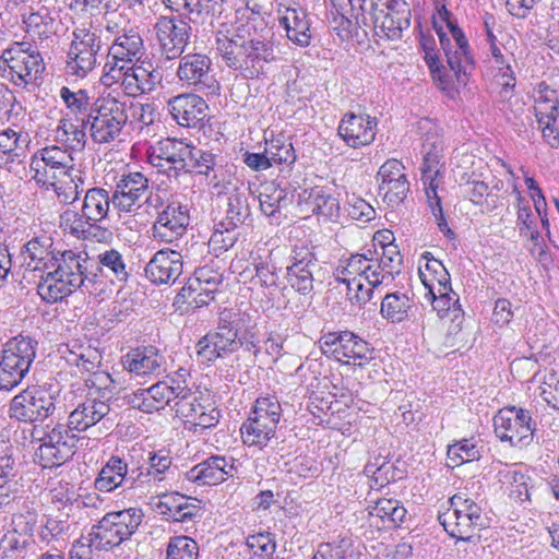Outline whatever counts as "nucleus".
Listing matches in <instances>:
<instances>
[{
    "label": "nucleus",
    "instance_id": "obj_14",
    "mask_svg": "<svg viewBox=\"0 0 559 559\" xmlns=\"http://www.w3.org/2000/svg\"><path fill=\"white\" fill-rule=\"evenodd\" d=\"M195 283L181 288L179 297L188 299L195 307L207 305L214 299V294L218 290L224 281V263L216 257H209V260L201 265L195 266L193 271Z\"/></svg>",
    "mask_w": 559,
    "mask_h": 559
},
{
    "label": "nucleus",
    "instance_id": "obj_21",
    "mask_svg": "<svg viewBox=\"0 0 559 559\" xmlns=\"http://www.w3.org/2000/svg\"><path fill=\"white\" fill-rule=\"evenodd\" d=\"M181 394H188L185 383L158 381L147 389L138 390L129 397V404L144 413H153L164 409L173 401H178Z\"/></svg>",
    "mask_w": 559,
    "mask_h": 559
},
{
    "label": "nucleus",
    "instance_id": "obj_24",
    "mask_svg": "<svg viewBox=\"0 0 559 559\" xmlns=\"http://www.w3.org/2000/svg\"><path fill=\"white\" fill-rule=\"evenodd\" d=\"M148 192V179L140 171H128L116 183L112 206L120 213H134L141 209Z\"/></svg>",
    "mask_w": 559,
    "mask_h": 559
},
{
    "label": "nucleus",
    "instance_id": "obj_40",
    "mask_svg": "<svg viewBox=\"0 0 559 559\" xmlns=\"http://www.w3.org/2000/svg\"><path fill=\"white\" fill-rule=\"evenodd\" d=\"M186 163L183 173H197L205 176L212 190H214V180L224 182L228 178L227 175H233L224 169V167L217 165L216 155L190 144Z\"/></svg>",
    "mask_w": 559,
    "mask_h": 559
},
{
    "label": "nucleus",
    "instance_id": "obj_6",
    "mask_svg": "<svg viewBox=\"0 0 559 559\" xmlns=\"http://www.w3.org/2000/svg\"><path fill=\"white\" fill-rule=\"evenodd\" d=\"M59 397L60 390L57 386H28L11 400L9 416L22 423L43 421L57 408L67 411L66 404L59 405Z\"/></svg>",
    "mask_w": 559,
    "mask_h": 559
},
{
    "label": "nucleus",
    "instance_id": "obj_49",
    "mask_svg": "<svg viewBox=\"0 0 559 559\" xmlns=\"http://www.w3.org/2000/svg\"><path fill=\"white\" fill-rule=\"evenodd\" d=\"M99 271L111 284H123L129 277L123 255L116 249L105 250L97 255Z\"/></svg>",
    "mask_w": 559,
    "mask_h": 559
},
{
    "label": "nucleus",
    "instance_id": "obj_32",
    "mask_svg": "<svg viewBox=\"0 0 559 559\" xmlns=\"http://www.w3.org/2000/svg\"><path fill=\"white\" fill-rule=\"evenodd\" d=\"M182 272L179 251L169 248L158 250L145 266V276L154 284H174Z\"/></svg>",
    "mask_w": 559,
    "mask_h": 559
},
{
    "label": "nucleus",
    "instance_id": "obj_61",
    "mask_svg": "<svg viewBox=\"0 0 559 559\" xmlns=\"http://www.w3.org/2000/svg\"><path fill=\"white\" fill-rule=\"evenodd\" d=\"M250 78L258 76L263 68V62H272L275 59L273 45L270 41L249 40Z\"/></svg>",
    "mask_w": 559,
    "mask_h": 559
},
{
    "label": "nucleus",
    "instance_id": "obj_42",
    "mask_svg": "<svg viewBox=\"0 0 559 559\" xmlns=\"http://www.w3.org/2000/svg\"><path fill=\"white\" fill-rule=\"evenodd\" d=\"M280 13L278 22L285 28L287 38L300 47L309 46L312 35L306 11L299 8H286Z\"/></svg>",
    "mask_w": 559,
    "mask_h": 559
},
{
    "label": "nucleus",
    "instance_id": "obj_23",
    "mask_svg": "<svg viewBox=\"0 0 559 559\" xmlns=\"http://www.w3.org/2000/svg\"><path fill=\"white\" fill-rule=\"evenodd\" d=\"M227 177L228 178L224 182L214 180L213 191L217 195L228 194L225 217L221 222H224L227 226H235L238 228L245 224L251 213L248 202L250 188L233 175H227Z\"/></svg>",
    "mask_w": 559,
    "mask_h": 559
},
{
    "label": "nucleus",
    "instance_id": "obj_19",
    "mask_svg": "<svg viewBox=\"0 0 559 559\" xmlns=\"http://www.w3.org/2000/svg\"><path fill=\"white\" fill-rule=\"evenodd\" d=\"M155 37L162 55L173 60L186 50L191 36V26L176 16H159L154 26Z\"/></svg>",
    "mask_w": 559,
    "mask_h": 559
},
{
    "label": "nucleus",
    "instance_id": "obj_33",
    "mask_svg": "<svg viewBox=\"0 0 559 559\" xmlns=\"http://www.w3.org/2000/svg\"><path fill=\"white\" fill-rule=\"evenodd\" d=\"M233 459L213 455L190 468L185 477L198 486H214L233 475Z\"/></svg>",
    "mask_w": 559,
    "mask_h": 559
},
{
    "label": "nucleus",
    "instance_id": "obj_53",
    "mask_svg": "<svg viewBox=\"0 0 559 559\" xmlns=\"http://www.w3.org/2000/svg\"><path fill=\"white\" fill-rule=\"evenodd\" d=\"M412 307L413 301L407 294L394 292L383 297L380 313L384 319L393 323H401L407 319Z\"/></svg>",
    "mask_w": 559,
    "mask_h": 559
},
{
    "label": "nucleus",
    "instance_id": "obj_38",
    "mask_svg": "<svg viewBox=\"0 0 559 559\" xmlns=\"http://www.w3.org/2000/svg\"><path fill=\"white\" fill-rule=\"evenodd\" d=\"M29 134L23 130L7 128L0 131V168L12 170L26 157Z\"/></svg>",
    "mask_w": 559,
    "mask_h": 559
},
{
    "label": "nucleus",
    "instance_id": "obj_20",
    "mask_svg": "<svg viewBox=\"0 0 559 559\" xmlns=\"http://www.w3.org/2000/svg\"><path fill=\"white\" fill-rule=\"evenodd\" d=\"M189 144L182 140L166 138L157 141L147 150L148 163L166 174L168 178H178L183 173Z\"/></svg>",
    "mask_w": 559,
    "mask_h": 559
},
{
    "label": "nucleus",
    "instance_id": "obj_51",
    "mask_svg": "<svg viewBox=\"0 0 559 559\" xmlns=\"http://www.w3.org/2000/svg\"><path fill=\"white\" fill-rule=\"evenodd\" d=\"M52 239L49 236L41 235L32 238L25 245L24 264L25 271L35 272L40 271L46 266L45 260L50 254Z\"/></svg>",
    "mask_w": 559,
    "mask_h": 559
},
{
    "label": "nucleus",
    "instance_id": "obj_16",
    "mask_svg": "<svg viewBox=\"0 0 559 559\" xmlns=\"http://www.w3.org/2000/svg\"><path fill=\"white\" fill-rule=\"evenodd\" d=\"M496 436L513 447L528 445L534 428L528 411L515 406L501 408L493 417Z\"/></svg>",
    "mask_w": 559,
    "mask_h": 559
},
{
    "label": "nucleus",
    "instance_id": "obj_63",
    "mask_svg": "<svg viewBox=\"0 0 559 559\" xmlns=\"http://www.w3.org/2000/svg\"><path fill=\"white\" fill-rule=\"evenodd\" d=\"M386 241L381 242L382 253L380 261H376V269L385 274V278H392L394 272H399L402 259L396 245L393 243L392 235L383 236Z\"/></svg>",
    "mask_w": 559,
    "mask_h": 559
},
{
    "label": "nucleus",
    "instance_id": "obj_28",
    "mask_svg": "<svg viewBox=\"0 0 559 559\" xmlns=\"http://www.w3.org/2000/svg\"><path fill=\"white\" fill-rule=\"evenodd\" d=\"M136 471L134 467L129 468V464L120 456L112 455L98 472L94 487L100 492H112L118 488L138 489Z\"/></svg>",
    "mask_w": 559,
    "mask_h": 559
},
{
    "label": "nucleus",
    "instance_id": "obj_7",
    "mask_svg": "<svg viewBox=\"0 0 559 559\" xmlns=\"http://www.w3.org/2000/svg\"><path fill=\"white\" fill-rule=\"evenodd\" d=\"M127 108V103L112 93L97 97L93 115L88 119V130L93 141L99 144L115 141L129 120Z\"/></svg>",
    "mask_w": 559,
    "mask_h": 559
},
{
    "label": "nucleus",
    "instance_id": "obj_31",
    "mask_svg": "<svg viewBox=\"0 0 559 559\" xmlns=\"http://www.w3.org/2000/svg\"><path fill=\"white\" fill-rule=\"evenodd\" d=\"M200 501L179 492L164 493L153 503V510L174 522H189L201 515Z\"/></svg>",
    "mask_w": 559,
    "mask_h": 559
},
{
    "label": "nucleus",
    "instance_id": "obj_5",
    "mask_svg": "<svg viewBox=\"0 0 559 559\" xmlns=\"http://www.w3.org/2000/svg\"><path fill=\"white\" fill-rule=\"evenodd\" d=\"M144 518L140 508H128L106 513L90 532V542L95 550H108L128 540L139 528Z\"/></svg>",
    "mask_w": 559,
    "mask_h": 559
},
{
    "label": "nucleus",
    "instance_id": "obj_22",
    "mask_svg": "<svg viewBox=\"0 0 559 559\" xmlns=\"http://www.w3.org/2000/svg\"><path fill=\"white\" fill-rule=\"evenodd\" d=\"M176 75L183 85L197 91L214 92L217 88V82L212 73V60L205 53L181 55Z\"/></svg>",
    "mask_w": 559,
    "mask_h": 559
},
{
    "label": "nucleus",
    "instance_id": "obj_46",
    "mask_svg": "<svg viewBox=\"0 0 559 559\" xmlns=\"http://www.w3.org/2000/svg\"><path fill=\"white\" fill-rule=\"evenodd\" d=\"M88 122L63 116L55 130L56 141L63 144L71 152H81L86 143V128Z\"/></svg>",
    "mask_w": 559,
    "mask_h": 559
},
{
    "label": "nucleus",
    "instance_id": "obj_34",
    "mask_svg": "<svg viewBox=\"0 0 559 559\" xmlns=\"http://www.w3.org/2000/svg\"><path fill=\"white\" fill-rule=\"evenodd\" d=\"M144 49L143 39L134 27H123L121 35L116 36L111 44L107 59L103 68H109L117 63L126 66L140 59Z\"/></svg>",
    "mask_w": 559,
    "mask_h": 559
},
{
    "label": "nucleus",
    "instance_id": "obj_9",
    "mask_svg": "<svg viewBox=\"0 0 559 559\" xmlns=\"http://www.w3.org/2000/svg\"><path fill=\"white\" fill-rule=\"evenodd\" d=\"M240 314L231 310L219 313L215 331L209 332L197 343V355L202 362H213L217 358L237 352Z\"/></svg>",
    "mask_w": 559,
    "mask_h": 559
},
{
    "label": "nucleus",
    "instance_id": "obj_50",
    "mask_svg": "<svg viewBox=\"0 0 559 559\" xmlns=\"http://www.w3.org/2000/svg\"><path fill=\"white\" fill-rule=\"evenodd\" d=\"M421 259L426 263L425 267L419 265L418 275L427 290L451 284L450 274L441 261L435 259L430 252L423 253Z\"/></svg>",
    "mask_w": 559,
    "mask_h": 559
},
{
    "label": "nucleus",
    "instance_id": "obj_2",
    "mask_svg": "<svg viewBox=\"0 0 559 559\" xmlns=\"http://www.w3.org/2000/svg\"><path fill=\"white\" fill-rule=\"evenodd\" d=\"M438 12L440 17L447 22L454 44L451 43L444 33L438 32L448 66L445 67L442 63L433 50L426 51L425 61L436 85L441 91L453 94L466 86L468 81L467 71L473 68V58L464 33L450 21V12L445 5H441Z\"/></svg>",
    "mask_w": 559,
    "mask_h": 559
},
{
    "label": "nucleus",
    "instance_id": "obj_43",
    "mask_svg": "<svg viewBox=\"0 0 559 559\" xmlns=\"http://www.w3.org/2000/svg\"><path fill=\"white\" fill-rule=\"evenodd\" d=\"M37 347L36 340L27 335H19L3 345L0 358L8 359L14 366L26 367L29 371L36 358Z\"/></svg>",
    "mask_w": 559,
    "mask_h": 559
},
{
    "label": "nucleus",
    "instance_id": "obj_47",
    "mask_svg": "<svg viewBox=\"0 0 559 559\" xmlns=\"http://www.w3.org/2000/svg\"><path fill=\"white\" fill-rule=\"evenodd\" d=\"M53 189L57 199L62 204H73L80 197L85 186V176L82 170H78L68 176L48 182V187Z\"/></svg>",
    "mask_w": 559,
    "mask_h": 559
},
{
    "label": "nucleus",
    "instance_id": "obj_10",
    "mask_svg": "<svg viewBox=\"0 0 559 559\" xmlns=\"http://www.w3.org/2000/svg\"><path fill=\"white\" fill-rule=\"evenodd\" d=\"M162 81L159 71L129 62L126 66L117 67V63L109 68H103L100 82L105 86L118 84L126 95L136 97L152 92Z\"/></svg>",
    "mask_w": 559,
    "mask_h": 559
},
{
    "label": "nucleus",
    "instance_id": "obj_62",
    "mask_svg": "<svg viewBox=\"0 0 559 559\" xmlns=\"http://www.w3.org/2000/svg\"><path fill=\"white\" fill-rule=\"evenodd\" d=\"M559 102L557 91L550 88L545 83H540L535 94V116L536 118H547L557 116Z\"/></svg>",
    "mask_w": 559,
    "mask_h": 559
},
{
    "label": "nucleus",
    "instance_id": "obj_15",
    "mask_svg": "<svg viewBox=\"0 0 559 559\" xmlns=\"http://www.w3.org/2000/svg\"><path fill=\"white\" fill-rule=\"evenodd\" d=\"M364 19L372 23L376 34L394 40L411 24V9L405 0H386L382 8L365 11Z\"/></svg>",
    "mask_w": 559,
    "mask_h": 559
},
{
    "label": "nucleus",
    "instance_id": "obj_60",
    "mask_svg": "<svg viewBox=\"0 0 559 559\" xmlns=\"http://www.w3.org/2000/svg\"><path fill=\"white\" fill-rule=\"evenodd\" d=\"M265 153L273 165H292L296 160L293 144L284 136H275L265 143Z\"/></svg>",
    "mask_w": 559,
    "mask_h": 559
},
{
    "label": "nucleus",
    "instance_id": "obj_4",
    "mask_svg": "<svg viewBox=\"0 0 559 559\" xmlns=\"http://www.w3.org/2000/svg\"><path fill=\"white\" fill-rule=\"evenodd\" d=\"M44 70L43 57L28 41L13 43L0 57L1 76L20 88L35 87Z\"/></svg>",
    "mask_w": 559,
    "mask_h": 559
},
{
    "label": "nucleus",
    "instance_id": "obj_35",
    "mask_svg": "<svg viewBox=\"0 0 559 559\" xmlns=\"http://www.w3.org/2000/svg\"><path fill=\"white\" fill-rule=\"evenodd\" d=\"M123 369L134 377L158 376L163 370L165 357L154 346L136 347L121 359Z\"/></svg>",
    "mask_w": 559,
    "mask_h": 559
},
{
    "label": "nucleus",
    "instance_id": "obj_18",
    "mask_svg": "<svg viewBox=\"0 0 559 559\" xmlns=\"http://www.w3.org/2000/svg\"><path fill=\"white\" fill-rule=\"evenodd\" d=\"M189 224L188 206L171 201L157 213L151 228L152 237L158 242L174 243L186 235Z\"/></svg>",
    "mask_w": 559,
    "mask_h": 559
},
{
    "label": "nucleus",
    "instance_id": "obj_3",
    "mask_svg": "<svg viewBox=\"0 0 559 559\" xmlns=\"http://www.w3.org/2000/svg\"><path fill=\"white\" fill-rule=\"evenodd\" d=\"M56 269L41 275L37 285V293L46 302L61 301L76 289L90 295L103 292L104 282L88 272L91 260L86 252L66 250L56 258Z\"/></svg>",
    "mask_w": 559,
    "mask_h": 559
},
{
    "label": "nucleus",
    "instance_id": "obj_25",
    "mask_svg": "<svg viewBox=\"0 0 559 559\" xmlns=\"http://www.w3.org/2000/svg\"><path fill=\"white\" fill-rule=\"evenodd\" d=\"M419 129L424 131L421 153L424 162L421 166V180L425 187L428 183L439 186L438 176L440 166L443 158L444 142L440 130L437 126L432 124L429 120L420 122Z\"/></svg>",
    "mask_w": 559,
    "mask_h": 559
},
{
    "label": "nucleus",
    "instance_id": "obj_17",
    "mask_svg": "<svg viewBox=\"0 0 559 559\" xmlns=\"http://www.w3.org/2000/svg\"><path fill=\"white\" fill-rule=\"evenodd\" d=\"M78 437L64 425H57L41 439L35 452L36 461L44 468L60 466L74 453Z\"/></svg>",
    "mask_w": 559,
    "mask_h": 559
},
{
    "label": "nucleus",
    "instance_id": "obj_11",
    "mask_svg": "<svg viewBox=\"0 0 559 559\" xmlns=\"http://www.w3.org/2000/svg\"><path fill=\"white\" fill-rule=\"evenodd\" d=\"M74 152L57 145L45 146L36 151L29 168L32 178L39 187H48V182L81 170L74 164Z\"/></svg>",
    "mask_w": 559,
    "mask_h": 559
},
{
    "label": "nucleus",
    "instance_id": "obj_41",
    "mask_svg": "<svg viewBox=\"0 0 559 559\" xmlns=\"http://www.w3.org/2000/svg\"><path fill=\"white\" fill-rule=\"evenodd\" d=\"M425 297L431 302L432 309L440 319L449 318L456 326L461 325L464 312L459 295L452 289L451 284L428 289Z\"/></svg>",
    "mask_w": 559,
    "mask_h": 559
},
{
    "label": "nucleus",
    "instance_id": "obj_12",
    "mask_svg": "<svg viewBox=\"0 0 559 559\" xmlns=\"http://www.w3.org/2000/svg\"><path fill=\"white\" fill-rule=\"evenodd\" d=\"M319 345L323 355L344 364L364 366L371 359L369 343L347 330L323 334L319 340Z\"/></svg>",
    "mask_w": 559,
    "mask_h": 559
},
{
    "label": "nucleus",
    "instance_id": "obj_27",
    "mask_svg": "<svg viewBox=\"0 0 559 559\" xmlns=\"http://www.w3.org/2000/svg\"><path fill=\"white\" fill-rule=\"evenodd\" d=\"M379 194L389 206L400 205L409 192L405 166L395 158L388 159L378 170Z\"/></svg>",
    "mask_w": 559,
    "mask_h": 559
},
{
    "label": "nucleus",
    "instance_id": "obj_56",
    "mask_svg": "<svg viewBox=\"0 0 559 559\" xmlns=\"http://www.w3.org/2000/svg\"><path fill=\"white\" fill-rule=\"evenodd\" d=\"M282 416V406L275 396H261L257 399L249 418L260 424L277 429Z\"/></svg>",
    "mask_w": 559,
    "mask_h": 559
},
{
    "label": "nucleus",
    "instance_id": "obj_36",
    "mask_svg": "<svg viewBox=\"0 0 559 559\" xmlns=\"http://www.w3.org/2000/svg\"><path fill=\"white\" fill-rule=\"evenodd\" d=\"M369 280L370 283L382 284L385 280V274L376 269V261L373 257L367 254H352L349 258L341 259L338 266L335 270V280L343 283V278Z\"/></svg>",
    "mask_w": 559,
    "mask_h": 559
},
{
    "label": "nucleus",
    "instance_id": "obj_57",
    "mask_svg": "<svg viewBox=\"0 0 559 559\" xmlns=\"http://www.w3.org/2000/svg\"><path fill=\"white\" fill-rule=\"evenodd\" d=\"M242 442L247 447L263 449L274 438L276 429L272 426L262 425L259 420L248 418L240 428Z\"/></svg>",
    "mask_w": 559,
    "mask_h": 559
},
{
    "label": "nucleus",
    "instance_id": "obj_1",
    "mask_svg": "<svg viewBox=\"0 0 559 559\" xmlns=\"http://www.w3.org/2000/svg\"><path fill=\"white\" fill-rule=\"evenodd\" d=\"M112 382L109 373L95 372L83 384L72 385L71 390L64 392L63 401L74 406L67 425L72 432H83L98 424L106 430L111 428L114 420L110 418L109 400Z\"/></svg>",
    "mask_w": 559,
    "mask_h": 559
},
{
    "label": "nucleus",
    "instance_id": "obj_44",
    "mask_svg": "<svg viewBox=\"0 0 559 559\" xmlns=\"http://www.w3.org/2000/svg\"><path fill=\"white\" fill-rule=\"evenodd\" d=\"M59 96L66 106L63 116L88 122L90 117L93 115L92 111H94L96 98L91 96L87 90H71L68 86H62L59 91Z\"/></svg>",
    "mask_w": 559,
    "mask_h": 559
},
{
    "label": "nucleus",
    "instance_id": "obj_45",
    "mask_svg": "<svg viewBox=\"0 0 559 559\" xmlns=\"http://www.w3.org/2000/svg\"><path fill=\"white\" fill-rule=\"evenodd\" d=\"M110 204H112L111 197L107 190L103 188H92L85 193L82 212H84L86 218L95 227V231L99 233L102 237H105L107 230L97 226V223L105 219L109 213Z\"/></svg>",
    "mask_w": 559,
    "mask_h": 559
},
{
    "label": "nucleus",
    "instance_id": "obj_64",
    "mask_svg": "<svg viewBox=\"0 0 559 559\" xmlns=\"http://www.w3.org/2000/svg\"><path fill=\"white\" fill-rule=\"evenodd\" d=\"M199 547L191 537L180 535L169 539L166 559H198Z\"/></svg>",
    "mask_w": 559,
    "mask_h": 559
},
{
    "label": "nucleus",
    "instance_id": "obj_30",
    "mask_svg": "<svg viewBox=\"0 0 559 559\" xmlns=\"http://www.w3.org/2000/svg\"><path fill=\"white\" fill-rule=\"evenodd\" d=\"M377 119L365 114L348 112L340 121L337 133L353 148L371 144L377 134Z\"/></svg>",
    "mask_w": 559,
    "mask_h": 559
},
{
    "label": "nucleus",
    "instance_id": "obj_29",
    "mask_svg": "<svg viewBox=\"0 0 559 559\" xmlns=\"http://www.w3.org/2000/svg\"><path fill=\"white\" fill-rule=\"evenodd\" d=\"M167 108L173 119L186 128H201L209 111L206 102L193 93H183L169 98Z\"/></svg>",
    "mask_w": 559,
    "mask_h": 559
},
{
    "label": "nucleus",
    "instance_id": "obj_39",
    "mask_svg": "<svg viewBox=\"0 0 559 559\" xmlns=\"http://www.w3.org/2000/svg\"><path fill=\"white\" fill-rule=\"evenodd\" d=\"M261 213L267 218L269 224L278 226L286 218V209L290 203L288 192L274 181L261 185L259 192Z\"/></svg>",
    "mask_w": 559,
    "mask_h": 559
},
{
    "label": "nucleus",
    "instance_id": "obj_55",
    "mask_svg": "<svg viewBox=\"0 0 559 559\" xmlns=\"http://www.w3.org/2000/svg\"><path fill=\"white\" fill-rule=\"evenodd\" d=\"M23 24L31 37L44 39L53 33L55 19L50 15L48 9L40 8L28 14H23Z\"/></svg>",
    "mask_w": 559,
    "mask_h": 559
},
{
    "label": "nucleus",
    "instance_id": "obj_58",
    "mask_svg": "<svg viewBox=\"0 0 559 559\" xmlns=\"http://www.w3.org/2000/svg\"><path fill=\"white\" fill-rule=\"evenodd\" d=\"M239 237L237 227L227 226L224 222L215 225L214 231L206 243L212 255L218 258L222 253L234 247Z\"/></svg>",
    "mask_w": 559,
    "mask_h": 559
},
{
    "label": "nucleus",
    "instance_id": "obj_13",
    "mask_svg": "<svg viewBox=\"0 0 559 559\" xmlns=\"http://www.w3.org/2000/svg\"><path fill=\"white\" fill-rule=\"evenodd\" d=\"M102 39L96 31L81 28L73 32V38L68 50L67 74L84 79L98 64V52Z\"/></svg>",
    "mask_w": 559,
    "mask_h": 559
},
{
    "label": "nucleus",
    "instance_id": "obj_54",
    "mask_svg": "<svg viewBox=\"0 0 559 559\" xmlns=\"http://www.w3.org/2000/svg\"><path fill=\"white\" fill-rule=\"evenodd\" d=\"M59 227L67 234L78 239H86L90 236H97L99 233H93L95 227L86 218L84 212L79 213L75 210L67 209L59 216Z\"/></svg>",
    "mask_w": 559,
    "mask_h": 559
},
{
    "label": "nucleus",
    "instance_id": "obj_26",
    "mask_svg": "<svg viewBox=\"0 0 559 559\" xmlns=\"http://www.w3.org/2000/svg\"><path fill=\"white\" fill-rule=\"evenodd\" d=\"M290 260L292 264L286 267L289 286L300 295H310L313 290L314 272L319 270L314 253L307 246H296Z\"/></svg>",
    "mask_w": 559,
    "mask_h": 559
},
{
    "label": "nucleus",
    "instance_id": "obj_8",
    "mask_svg": "<svg viewBox=\"0 0 559 559\" xmlns=\"http://www.w3.org/2000/svg\"><path fill=\"white\" fill-rule=\"evenodd\" d=\"M451 507L439 514V522L453 538L469 540L475 530L488 526V521L479 504L460 492L450 499Z\"/></svg>",
    "mask_w": 559,
    "mask_h": 559
},
{
    "label": "nucleus",
    "instance_id": "obj_59",
    "mask_svg": "<svg viewBox=\"0 0 559 559\" xmlns=\"http://www.w3.org/2000/svg\"><path fill=\"white\" fill-rule=\"evenodd\" d=\"M309 204L314 214L321 215L329 219H335L340 214V202L322 188H314L309 193Z\"/></svg>",
    "mask_w": 559,
    "mask_h": 559
},
{
    "label": "nucleus",
    "instance_id": "obj_48",
    "mask_svg": "<svg viewBox=\"0 0 559 559\" xmlns=\"http://www.w3.org/2000/svg\"><path fill=\"white\" fill-rule=\"evenodd\" d=\"M368 509L369 515L379 518L383 526L388 528L400 526L407 513L401 501L388 498L378 499L374 504L369 506Z\"/></svg>",
    "mask_w": 559,
    "mask_h": 559
},
{
    "label": "nucleus",
    "instance_id": "obj_37",
    "mask_svg": "<svg viewBox=\"0 0 559 559\" xmlns=\"http://www.w3.org/2000/svg\"><path fill=\"white\" fill-rule=\"evenodd\" d=\"M249 40L233 35L228 36L218 32L216 36V49L230 69L240 71L246 78H250Z\"/></svg>",
    "mask_w": 559,
    "mask_h": 559
},
{
    "label": "nucleus",
    "instance_id": "obj_52",
    "mask_svg": "<svg viewBox=\"0 0 559 559\" xmlns=\"http://www.w3.org/2000/svg\"><path fill=\"white\" fill-rule=\"evenodd\" d=\"M150 466L144 471L142 467H135L136 476H139L140 488L145 484L153 483L156 485L164 480V474L170 468L173 464L171 457L164 451L150 452L148 454Z\"/></svg>",
    "mask_w": 559,
    "mask_h": 559
}]
</instances>
